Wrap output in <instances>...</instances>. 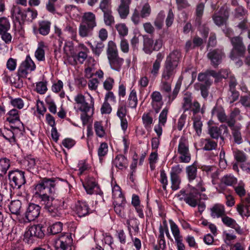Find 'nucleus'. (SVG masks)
<instances>
[{"instance_id":"35","label":"nucleus","mask_w":250,"mask_h":250,"mask_svg":"<svg viewBox=\"0 0 250 250\" xmlns=\"http://www.w3.org/2000/svg\"><path fill=\"white\" fill-rule=\"evenodd\" d=\"M186 172L189 182H191L195 180L197 175V167L195 163L187 167L186 168Z\"/></svg>"},{"instance_id":"30","label":"nucleus","mask_w":250,"mask_h":250,"mask_svg":"<svg viewBox=\"0 0 250 250\" xmlns=\"http://www.w3.org/2000/svg\"><path fill=\"white\" fill-rule=\"evenodd\" d=\"M211 216L213 217L222 218L225 215L224 206L221 204H216L210 208Z\"/></svg>"},{"instance_id":"4","label":"nucleus","mask_w":250,"mask_h":250,"mask_svg":"<svg viewBox=\"0 0 250 250\" xmlns=\"http://www.w3.org/2000/svg\"><path fill=\"white\" fill-rule=\"evenodd\" d=\"M45 228L41 224L34 225L27 228L24 235V240L28 244H32L37 239H42L45 235Z\"/></svg>"},{"instance_id":"34","label":"nucleus","mask_w":250,"mask_h":250,"mask_svg":"<svg viewBox=\"0 0 250 250\" xmlns=\"http://www.w3.org/2000/svg\"><path fill=\"white\" fill-rule=\"evenodd\" d=\"M237 183V179L231 174L225 175L221 179L220 185L234 187Z\"/></svg>"},{"instance_id":"21","label":"nucleus","mask_w":250,"mask_h":250,"mask_svg":"<svg viewBox=\"0 0 250 250\" xmlns=\"http://www.w3.org/2000/svg\"><path fill=\"white\" fill-rule=\"evenodd\" d=\"M19 111L16 109L10 110L7 114L6 121L10 124H12L10 126L11 128L13 129H19V126L13 125L15 123L21 124L23 126V124L20 121Z\"/></svg>"},{"instance_id":"2","label":"nucleus","mask_w":250,"mask_h":250,"mask_svg":"<svg viewBox=\"0 0 250 250\" xmlns=\"http://www.w3.org/2000/svg\"><path fill=\"white\" fill-rule=\"evenodd\" d=\"M240 113V110L238 108H234L231 112L228 117L225 112L224 109L220 105L215 106L212 111L211 114L213 116H216L220 122L225 123L228 126H233L236 123L235 118Z\"/></svg>"},{"instance_id":"11","label":"nucleus","mask_w":250,"mask_h":250,"mask_svg":"<svg viewBox=\"0 0 250 250\" xmlns=\"http://www.w3.org/2000/svg\"><path fill=\"white\" fill-rule=\"evenodd\" d=\"M177 152L180 155L181 162L188 163L191 160V155L189 150L188 142L184 137H182L179 142Z\"/></svg>"},{"instance_id":"14","label":"nucleus","mask_w":250,"mask_h":250,"mask_svg":"<svg viewBox=\"0 0 250 250\" xmlns=\"http://www.w3.org/2000/svg\"><path fill=\"white\" fill-rule=\"evenodd\" d=\"M8 177L11 185L15 188H20L26 183L24 172L18 169L9 171Z\"/></svg>"},{"instance_id":"50","label":"nucleus","mask_w":250,"mask_h":250,"mask_svg":"<svg viewBox=\"0 0 250 250\" xmlns=\"http://www.w3.org/2000/svg\"><path fill=\"white\" fill-rule=\"evenodd\" d=\"M115 28L117 29L121 39L124 38L125 36L127 35L128 29L125 23L116 24Z\"/></svg>"},{"instance_id":"63","label":"nucleus","mask_w":250,"mask_h":250,"mask_svg":"<svg viewBox=\"0 0 250 250\" xmlns=\"http://www.w3.org/2000/svg\"><path fill=\"white\" fill-rule=\"evenodd\" d=\"M99 8L103 13L111 10L110 0H102L100 3Z\"/></svg>"},{"instance_id":"1","label":"nucleus","mask_w":250,"mask_h":250,"mask_svg":"<svg viewBox=\"0 0 250 250\" xmlns=\"http://www.w3.org/2000/svg\"><path fill=\"white\" fill-rule=\"evenodd\" d=\"M56 181L54 178H44L34 185V196L49 214L54 218L62 216L63 211V201L52 196L55 192Z\"/></svg>"},{"instance_id":"43","label":"nucleus","mask_w":250,"mask_h":250,"mask_svg":"<svg viewBox=\"0 0 250 250\" xmlns=\"http://www.w3.org/2000/svg\"><path fill=\"white\" fill-rule=\"evenodd\" d=\"M126 223L127 224L128 229L129 230L130 236L132 237L133 232L131 230V228L134 230V234L137 233L139 231L138 221L136 219H131L128 220Z\"/></svg>"},{"instance_id":"36","label":"nucleus","mask_w":250,"mask_h":250,"mask_svg":"<svg viewBox=\"0 0 250 250\" xmlns=\"http://www.w3.org/2000/svg\"><path fill=\"white\" fill-rule=\"evenodd\" d=\"M46 47L43 42L41 41L38 43V48L35 52V57L40 62L44 61L45 51L44 48Z\"/></svg>"},{"instance_id":"38","label":"nucleus","mask_w":250,"mask_h":250,"mask_svg":"<svg viewBox=\"0 0 250 250\" xmlns=\"http://www.w3.org/2000/svg\"><path fill=\"white\" fill-rule=\"evenodd\" d=\"M51 22L46 21H42L39 23V32L42 36L47 35L50 32Z\"/></svg>"},{"instance_id":"45","label":"nucleus","mask_w":250,"mask_h":250,"mask_svg":"<svg viewBox=\"0 0 250 250\" xmlns=\"http://www.w3.org/2000/svg\"><path fill=\"white\" fill-rule=\"evenodd\" d=\"M86 43L90 46L92 52L97 56H100L104 47L103 42H98L95 46H94L89 42H87Z\"/></svg>"},{"instance_id":"58","label":"nucleus","mask_w":250,"mask_h":250,"mask_svg":"<svg viewBox=\"0 0 250 250\" xmlns=\"http://www.w3.org/2000/svg\"><path fill=\"white\" fill-rule=\"evenodd\" d=\"M10 161L6 158L0 160V171L5 174L10 167Z\"/></svg>"},{"instance_id":"46","label":"nucleus","mask_w":250,"mask_h":250,"mask_svg":"<svg viewBox=\"0 0 250 250\" xmlns=\"http://www.w3.org/2000/svg\"><path fill=\"white\" fill-rule=\"evenodd\" d=\"M240 94L238 91H237L236 88H229L228 90V98L230 104L237 101Z\"/></svg>"},{"instance_id":"51","label":"nucleus","mask_w":250,"mask_h":250,"mask_svg":"<svg viewBox=\"0 0 250 250\" xmlns=\"http://www.w3.org/2000/svg\"><path fill=\"white\" fill-rule=\"evenodd\" d=\"M94 127L96 134L99 137L102 138L105 135V131L102 125V122L96 121L94 124Z\"/></svg>"},{"instance_id":"26","label":"nucleus","mask_w":250,"mask_h":250,"mask_svg":"<svg viewBox=\"0 0 250 250\" xmlns=\"http://www.w3.org/2000/svg\"><path fill=\"white\" fill-rule=\"evenodd\" d=\"M132 0H120L118 12L122 19H125L129 13V5Z\"/></svg>"},{"instance_id":"33","label":"nucleus","mask_w":250,"mask_h":250,"mask_svg":"<svg viewBox=\"0 0 250 250\" xmlns=\"http://www.w3.org/2000/svg\"><path fill=\"white\" fill-rule=\"evenodd\" d=\"M88 53L89 52L81 51L78 54L72 53L71 57L73 59V62L72 64L75 65L78 63H83L87 57Z\"/></svg>"},{"instance_id":"55","label":"nucleus","mask_w":250,"mask_h":250,"mask_svg":"<svg viewBox=\"0 0 250 250\" xmlns=\"http://www.w3.org/2000/svg\"><path fill=\"white\" fill-rule=\"evenodd\" d=\"M168 108L166 107L164 108L159 116V124L164 126L167 121V116L168 112Z\"/></svg>"},{"instance_id":"60","label":"nucleus","mask_w":250,"mask_h":250,"mask_svg":"<svg viewBox=\"0 0 250 250\" xmlns=\"http://www.w3.org/2000/svg\"><path fill=\"white\" fill-rule=\"evenodd\" d=\"M181 85V83L180 82H177L176 83L172 93L168 95V102L171 103L176 98L180 89Z\"/></svg>"},{"instance_id":"25","label":"nucleus","mask_w":250,"mask_h":250,"mask_svg":"<svg viewBox=\"0 0 250 250\" xmlns=\"http://www.w3.org/2000/svg\"><path fill=\"white\" fill-rule=\"evenodd\" d=\"M210 76L215 78V83L219 82V73L218 71L212 69H208L204 73H200L198 75V81L199 82L206 81L207 80L212 81L209 78Z\"/></svg>"},{"instance_id":"3","label":"nucleus","mask_w":250,"mask_h":250,"mask_svg":"<svg viewBox=\"0 0 250 250\" xmlns=\"http://www.w3.org/2000/svg\"><path fill=\"white\" fill-rule=\"evenodd\" d=\"M106 54L111 68L113 70L119 71L124 60L119 56L116 44L112 41H110L108 42Z\"/></svg>"},{"instance_id":"24","label":"nucleus","mask_w":250,"mask_h":250,"mask_svg":"<svg viewBox=\"0 0 250 250\" xmlns=\"http://www.w3.org/2000/svg\"><path fill=\"white\" fill-rule=\"evenodd\" d=\"M181 58L180 51L174 50L167 57L165 63L177 67Z\"/></svg>"},{"instance_id":"9","label":"nucleus","mask_w":250,"mask_h":250,"mask_svg":"<svg viewBox=\"0 0 250 250\" xmlns=\"http://www.w3.org/2000/svg\"><path fill=\"white\" fill-rule=\"evenodd\" d=\"M74 101L79 110L82 112L91 111V114H94V101L92 97H90V102L89 103L86 101L84 96L79 93L75 97Z\"/></svg>"},{"instance_id":"6","label":"nucleus","mask_w":250,"mask_h":250,"mask_svg":"<svg viewBox=\"0 0 250 250\" xmlns=\"http://www.w3.org/2000/svg\"><path fill=\"white\" fill-rule=\"evenodd\" d=\"M179 200L184 201L191 207H195L201 200L200 194L197 189L193 188L189 191L186 192L185 190H181L177 194Z\"/></svg>"},{"instance_id":"28","label":"nucleus","mask_w":250,"mask_h":250,"mask_svg":"<svg viewBox=\"0 0 250 250\" xmlns=\"http://www.w3.org/2000/svg\"><path fill=\"white\" fill-rule=\"evenodd\" d=\"M81 22L94 27H96L97 23L95 14L90 12L84 13L82 17Z\"/></svg>"},{"instance_id":"47","label":"nucleus","mask_w":250,"mask_h":250,"mask_svg":"<svg viewBox=\"0 0 250 250\" xmlns=\"http://www.w3.org/2000/svg\"><path fill=\"white\" fill-rule=\"evenodd\" d=\"M237 210L242 217L250 216V206L237 205Z\"/></svg>"},{"instance_id":"53","label":"nucleus","mask_w":250,"mask_h":250,"mask_svg":"<svg viewBox=\"0 0 250 250\" xmlns=\"http://www.w3.org/2000/svg\"><path fill=\"white\" fill-rule=\"evenodd\" d=\"M10 28L8 20L4 17L0 18V33L8 31Z\"/></svg>"},{"instance_id":"41","label":"nucleus","mask_w":250,"mask_h":250,"mask_svg":"<svg viewBox=\"0 0 250 250\" xmlns=\"http://www.w3.org/2000/svg\"><path fill=\"white\" fill-rule=\"evenodd\" d=\"M21 203L20 200H17L11 202L9 208L12 214L19 215L21 212Z\"/></svg>"},{"instance_id":"52","label":"nucleus","mask_w":250,"mask_h":250,"mask_svg":"<svg viewBox=\"0 0 250 250\" xmlns=\"http://www.w3.org/2000/svg\"><path fill=\"white\" fill-rule=\"evenodd\" d=\"M170 225L171 230L175 240L183 238L182 236L180 234V229L178 226L171 220L170 221Z\"/></svg>"},{"instance_id":"12","label":"nucleus","mask_w":250,"mask_h":250,"mask_svg":"<svg viewBox=\"0 0 250 250\" xmlns=\"http://www.w3.org/2000/svg\"><path fill=\"white\" fill-rule=\"evenodd\" d=\"M151 13V6L148 2H146L142 6L140 11L136 8L133 10L131 19L134 24L138 25L141 22V19L148 18Z\"/></svg>"},{"instance_id":"22","label":"nucleus","mask_w":250,"mask_h":250,"mask_svg":"<svg viewBox=\"0 0 250 250\" xmlns=\"http://www.w3.org/2000/svg\"><path fill=\"white\" fill-rule=\"evenodd\" d=\"M177 67L164 63L161 79L172 81L176 73Z\"/></svg>"},{"instance_id":"64","label":"nucleus","mask_w":250,"mask_h":250,"mask_svg":"<svg viewBox=\"0 0 250 250\" xmlns=\"http://www.w3.org/2000/svg\"><path fill=\"white\" fill-rule=\"evenodd\" d=\"M239 103L245 108H250V93L247 95L241 96Z\"/></svg>"},{"instance_id":"59","label":"nucleus","mask_w":250,"mask_h":250,"mask_svg":"<svg viewBox=\"0 0 250 250\" xmlns=\"http://www.w3.org/2000/svg\"><path fill=\"white\" fill-rule=\"evenodd\" d=\"M104 21L106 25H112L114 23V19L112 15L111 10L104 13Z\"/></svg>"},{"instance_id":"15","label":"nucleus","mask_w":250,"mask_h":250,"mask_svg":"<svg viewBox=\"0 0 250 250\" xmlns=\"http://www.w3.org/2000/svg\"><path fill=\"white\" fill-rule=\"evenodd\" d=\"M36 67L34 62L29 55L27 56L25 61L21 63L18 69L17 74L19 78H26L28 71L35 70Z\"/></svg>"},{"instance_id":"16","label":"nucleus","mask_w":250,"mask_h":250,"mask_svg":"<svg viewBox=\"0 0 250 250\" xmlns=\"http://www.w3.org/2000/svg\"><path fill=\"white\" fill-rule=\"evenodd\" d=\"M223 130V134L229 133L228 126L225 125H221L220 126H210L208 130V134L210 138L218 140L219 138L221 139L222 142L220 143V145H223L224 144L225 138L222 135V130Z\"/></svg>"},{"instance_id":"23","label":"nucleus","mask_w":250,"mask_h":250,"mask_svg":"<svg viewBox=\"0 0 250 250\" xmlns=\"http://www.w3.org/2000/svg\"><path fill=\"white\" fill-rule=\"evenodd\" d=\"M204 83H196L194 85L195 89L200 90L202 97L206 99L209 94V89L213 83L212 81L207 80L203 82Z\"/></svg>"},{"instance_id":"40","label":"nucleus","mask_w":250,"mask_h":250,"mask_svg":"<svg viewBox=\"0 0 250 250\" xmlns=\"http://www.w3.org/2000/svg\"><path fill=\"white\" fill-rule=\"evenodd\" d=\"M127 103L128 107L131 108H136L138 104V99L136 90L132 89L128 98Z\"/></svg>"},{"instance_id":"39","label":"nucleus","mask_w":250,"mask_h":250,"mask_svg":"<svg viewBox=\"0 0 250 250\" xmlns=\"http://www.w3.org/2000/svg\"><path fill=\"white\" fill-rule=\"evenodd\" d=\"M192 100L191 94L189 92L186 93L183 97V102L182 103V108L184 112L188 111L191 108Z\"/></svg>"},{"instance_id":"57","label":"nucleus","mask_w":250,"mask_h":250,"mask_svg":"<svg viewBox=\"0 0 250 250\" xmlns=\"http://www.w3.org/2000/svg\"><path fill=\"white\" fill-rule=\"evenodd\" d=\"M170 180L171 182V188L173 190H177L180 188L181 179L179 176L170 175Z\"/></svg>"},{"instance_id":"17","label":"nucleus","mask_w":250,"mask_h":250,"mask_svg":"<svg viewBox=\"0 0 250 250\" xmlns=\"http://www.w3.org/2000/svg\"><path fill=\"white\" fill-rule=\"evenodd\" d=\"M225 56L223 50L218 48L210 50L207 54V58L210 61V64L214 68H217L222 62Z\"/></svg>"},{"instance_id":"32","label":"nucleus","mask_w":250,"mask_h":250,"mask_svg":"<svg viewBox=\"0 0 250 250\" xmlns=\"http://www.w3.org/2000/svg\"><path fill=\"white\" fill-rule=\"evenodd\" d=\"M231 130L232 137L234 142L237 144H241L243 142L242 134L240 131L241 126L233 125V126H229Z\"/></svg>"},{"instance_id":"13","label":"nucleus","mask_w":250,"mask_h":250,"mask_svg":"<svg viewBox=\"0 0 250 250\" xmlns=\"http://www.w3.org/2000/svg\"><path fill=\"white\" fill-rule=\"evenodd\" d=\"M229 17V12L224 7H222L218 12H215L212 15L213 22L218 27L225 26L226 27Z\"/></svg>"},{"instance_id":"29","label":"nucleus","mask_w":250,"mask_h":250,"mask_svg":"<svg viewBox=\"0 0 250 250\" xmlns=\"http://www.w3.org/2000/svg\"><path fill=\"white\" fill-rule=\"evenodd\" d=\"M11 12L12 17H15L17 21L20 22L21 21H25L24 10L22 11L19 5H13Z\"/></svg>"},{"instance_id":"31","label":"nucleus","mask_w":250,"mask_h":250,"mask_svg":"<svg viewBox=\"0 0 250 250\" xmlns=\"http://www.w3.org/2000/svg\"><path fill=\"white\" fill-rule=\"evenodd\" d=\"M94 28L81 22L79 28V35L82 38L91 36L92 35Z\"/></svg>"},{"instance_id":"7","label":"nucleus","mask_w":250,"mask_h":250,"mask_svg":"<svg viewBox=\"0 0 250 250\" xmlns=\"http://www.w3.org/2000/svg\"><path fill=\"white\" fill-rule=\"evenodd\" d=\"M112 196L114 199V210L119 216L124 215L125 199L122 193L121 188L118 185L114 186L112 188Z\"/></svg>"},{"instance_id":"48","label":"nucleus","mask_w":250,"mask_h":250,"mask_svg":"<svg viewBox=\"0 0 250 250\" xmlns=\"http://www.w3.org/2000/svg\"><path fill=\"white\" fill-rule=\"evenodd\" d=\"M2 136L8 140L12 145L16 143V140L15 137L14 133L8 129L4 128L3 132L2 133Z\"/></svg>"},{"instance_id":"18","label":"nucleus","mask_w":250,"mask_h":250,"mask_svg":"<svg viewBox=\"0 0 250 250\" xmlns=\"http://www.w3.org/2000/svg\"><path fill=\"white\" fill-rule=\"evenodd\" d=\"M83 185L87 194H99V187L93 177H88L85 179Z\"/></svg>"},{"instance_id":"62","label":"nucleus","mask_w":250,"mask_h":250,"mask_svg":"<svg viewBox=\"0 0 250 250\" xmlns=\"http://www.w3.org/2000/svg\"><path fill=\"white\" fill-rule=\"evenodd\" d=\"M205 5L203 3L201 2L198 3L196 8V21H199L203 15Z\"/></svg>"},{"instance_id":"49","label":"nucleus","mask_w":250,"mask_h":250,"mask_svg":"<svg viewBox=\"0 0 250 250\" xmlns=\"http://www.w3.org/2000/svg\"><path fill=\"white\" fill-rule=\"evenodd\" d=\"M62 223L61 222H57L51 225L48 231L52 234L55 235L62 231Z\"/></svg>"},{"instance_id":"37","label":"nucleus","mask_w":250,"mask_h":250,"mask_svg":"<svg viewBox=\"0 0 250 250\" xmlns=\"http://www.w3.org/2000/svg\"><path fill=\"white\" fill-rule=\"evenodd\" d=\"M204 146L203 149L206 151L215 150L217 147V142L210 138L204 139L203 141Z\"/></svg>"},{"instance_id":"56","label":"nucleus","mask_w":250,"mask_h":250,"mask_svg":"<svg viewBox=\"0 0 250 250\" xmlns=\"http://www.w3.org/2000/svg\"><path fill=\"white\" fill-rule=\"evenodd\" d=\"M171 82L172 81L161 79V90L167 93H169L171 90Z\"/></svg>"},{"instance_id":"27","label":"nucleus","mask_w":250,"mask_h":250,"mask_svg":"<svg viewBox=\"0 0 250 250\" xmlns=\"http://www.w3.org/2000/svg\"><path fill=\"white\" fill-rule=\"evenodd\" d=\"M115 166L119 169H126L128 167L127 158L122 154L117 155L113 161Z\"/></svg>"},{"instance_id":"8","label":"nucleus","mask_w":250,"mask_h":250,"mask_svg":"<svg viewBox=\"0 0 250 250\" xmlns=\"http://www.w3.org/2000/svg\"><path fill=\"white\" fill-rule=\"evenodd\" d=\"M72 245L73 239L70 233L60 234L54 241L56 250H72Z\"/></svg>"},{"instance_id":"10","label":"nucleus","mask_w":250,"mask_h":250,"mask_svg":"<svg viewBox=\"0 0 250 250\" xmlns=\"http://www.w3.org/2000/svg\"><path fill=\"white\" fill-rule=\"evenodd\" d=\"M143 50L147 54H151L153 51H159L162 47L163 42L161 39H157L154 42L152 38L148 35H144Z\"/></svg>"},{"instance_id":"42","label":"nucleus","mask_w":250,"mask_h":250,"mask_svg":"<svg viewBox=\"0 0 250 250\" xmlns=\"http://www.w3.org/2000/svg\"><path fill=\"white\" fill-rule=\"evenodd\" d=\"M165 18V14L163 11H161L157 15L154 21V25L157 30H161L162 29L164 26Z\"/></svg>"},{"instance_id":"44","label":"nucleus","mask_w":250,"mask_h":250,"mask_svg":"<svg viewBox=\"0 0 250 250\" xmlns=\"http://www.w3.org/2000/svg\"><path fill=\"white\" fill-rule=\"evenodd\" d=\"M233 155L235 160L239 163H243L247 160V155L242 150L237 148L232 149Z\"/></svg>"},{"instance_id":"61","label":"nucleus","mask_w":250,"mask_h":250,"mask_svg":"<svg viewBox=\"0 0 250 250\" xmlns=\"http://www.w3.org/2000/svg\"><path fill=\"white\" fill-rule=\"evenodd\" d=\"M181 85V83L180 82H177L176 83L172 93L168 95V102L171 103L176 98L180 89Z\"/></svg>"},{"instance_id":"5","label":"nucleus","mask_w":250,"mask_h":250,"mask_svg":"<svg viewBox=\"0 0 250 250\" xmlns=\"http://www.w3.org/2000/svg\"><path fill=\"white\" fill-rule=\"evenodd\" d=\"M232 48L229 53V57L232 60H235L245 56L246 48L243 42V38L239 36L229 37Z\"/></svg>"},{"instance_id":"20","label":"nucleus","mask_w":250,"mask_h":250,"mask_svg":"<svg viewBox=\"0 0 250 250\" xmlns=\"http://www.w3.org/2000/svg\"><path fill=\"white\" fill-rule=\"evenodd\" d=\"M74 211L79 217L85 216L92 212L87 203L82 201H78L76 203Z\"/></svg>"},{"instance_id":"19","label":"nucleus","mask_w":250,"mask_h":250,"mask_svg":"<svg viewBox=\"0 0 250 250\" xmlns=\"http://www.w3.org/2000/svg\"><path fill=\"white\" fill-rule=\"evenodd\" d=\"M41 207L34 203L29 204L25 212V218L29 221H34L40 215Z\"/></svg>"},{"instance_id":"54","label":"nucleus","mask_w":250,"mask_h":250,"mask_svg":"<svg viewBox=\"0 0 250 250\" xmlns=\"http://www.w3.org/2000/svg\"><path fill=\"white\" fill-rule=\"evenodd\" d=\"M193 127L196 131V133L198 136H200L202 133V128L203 126L202 122L198 118L195 117L193 118Z\"/></svg>"}]
</instances>
